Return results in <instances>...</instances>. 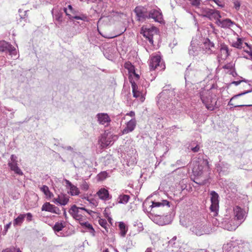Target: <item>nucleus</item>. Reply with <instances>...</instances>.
<instances>
[{
	"mask_svg": "<svg viewBox=\"0 0 252 252\" xmlns=\"http://www.w3.org/2000/svg\"><path fill=\"white\" fill-rule=\"evenodd\" d=\"M152 204L147 209V202H144L143 204V211L154 216L155 218L165 215L167 214L166 212L169 210L170 203L166 200H162L161 202L152 201Z\"/></svg>",
	"mask_w": 252,
	"mask_h": 252,
	"instance_id": "obj_1",
	"label": "nucleus"
},
{
	"mask_svg": "<svg viewBox=\"0 0 252 252\" xmlns=\"http://www.w3.org/2000/svg\"><path fill=\"white\" fill-rule=\"evenodd\" d=\"M174 93L173 90H164L157 96V103L159 107L162 110H164L166 108L170 110V108H171L170 113L172 114L176 113V112L175 111V107L172 106V103L171 105L170 104V101L171 99L170 98L169 96L174 95Z\"/></svg>",
	"mask_w": 252,
	"mask_h": 252,
	"instance_id": "obj_2",
	"label": "nucleus"
},
{
	"mask_svg": "<svg viewBox=\"0 0 252 252\" xmlns=\"http://www.w3.org/2000/svg\"><path fill=\"white\" fill-rule=\"evenodd\" d=\"M200 97L202 102L204 104L208 110L212 111L215 109L217 103L215 98L211 95L210 90H203L200 93Z\"/></svg>",
	"mask_w": 252,
	"mask_h": 252,
	"instance_id": "obj_3",
	"label": "nucleus"
},
{
	"mask_svg": "<svg viewBox=\"0 0 252 252\" xmlns=\"http://www.w3.org/2000/svg\"><path fill=\"white\" fill-rule=\"evenodd\" d=\"M190 231L197 236H201L206 234H210L214 229L211 227L210 224H196L190 228Z\"/></svg>",
	"mask_w": 252,
	"mask_h": 252,
	"instance_id": "obj_4",
	"label": "nucleus"
},
{
	"mask_svg": "<svg viewBox=\"0 0 252 252\" xmlns=\"http://www.w3.org/2000/svg\"><path fill=\"white\" fill-rule=\"evenodd\" d=\"M210 195L211 205L210 209L211 212L213 213V215L216 216L218 214L219 210V195L215 191H211Z\"/></svg>",
	"mask_w": 252,
	"mask_h": 252,
	"instance_id": "obj_5",
	"label": "nucleus"
},
{
	"mask_svg": "<svg viewBox=\"0 0 252 252\" xmlns=\"http://www.w3.org/2000/svg\"><path fill=\"white\" fill-rule=\"evenodd\" d=\"M140 32L148 40L151 44H153V35L157 33V28L156 27H153L150 28H148L143 27L141 28Z\"/></svg>",
	"mask_w": 252,
	"mask_h": 252,
	"instance_id": "obj_6",
	"label": "nucleus"
},
{
	"mask_svg": "<svg viewBox=\"0 0 252 252\" xmlns=\"http://www.w3.org/2000/svg\"><path fill=\"white\" fill-rule=\"evenodd\" d=\"M136 14L137 20L139 22H144L148 19V11L147 9L143 6H137L134 10Z\"/></svg>",
	"mask_w": 252,
	"mask_h": 252,
	"instance_id": "obj_7",
	"label": "nucleus"
},
{
	"mask_svg": "<svg viewBox=\"0 0 252 252\" xmlns=\"http://www.w3.org/2000/svg\"><path fill=\"white\" fill-rule=\"evenodd\" d=\"M148 19H153L155 22L161 23L163 16L160 9L158 8H153L148 11Z\"/></svg>",
	"mask_w": 252,
	"mask_h": 252,
	"instance_id": "obj_8",
	"label": "nucleus"
},
{
	"mask_svg": "<svg viewBox=\"0 0 252 252\" xmlns=\"http://www.w3.org/2000/svg\"><path fill=\"white\" fill-rule=\"evenodd\" d=\"M202 14L204 17L209 18L210 20H218L220 18L221 16L219 11L208 8H205L202 9Z\"/></svg>",
	"mask_w": 252,
	"mask_h": 252,
	"instance_id": "obj_9",
	"label": "nucleus"
},
{
	"mask_svg": "<svg viewBox=\"0 0 252 252\" xmlns=\"http://www.w3.org/2000/svg\"><path fill=\"white\" fill-rule=\"evenodd\" d=\"M234 221L239 222L240 224L243 222L246 216V212L240 207L236 206L233 209Z\"/></svg>",
	"mask_w": 252,
	"mask_h": 252,
	"instance_id": "obj_10",
	"label": "nucleus"
},
{
	"mask_svg": "<svg viewBox=\"0 0 252 252\" xmlns=\"http://www.w3.org/2000/svg\"><path fill=\"white\" fill-rule=\"evenodd\" d=\"M200 51L198 41L196 39H192L188 49V52L190 56L195 57L198 55Z\"/></svg>",
	"mask_w": 252,
	"mask_h": 252,
	"instance_id": "obj_11",
	"label": "nucleus"
},
{
	"mask_svg": "<svg viewBox=\"0 0 252 252\" xmlns=\"http://www.w3.org/2000/svg\"><path fill=\"white\" fill-rule=\"evenodd\" d=\"M240 224L239 222H235L232 220L230 221H227L225 220L222 222L221 223H219L217 226H219L221 225L220 226L223 227L224 229H226L229 231H233L235 230L236 228Z\"/></svg>",
	"mask_w": 252,
	"mask_h": 252,
	"instance_id": "obj_12",
	"label": "nucleus"
},
{
	"mask_svg": "<svg viewBox=\"0 0 252 252\" xmlns=\"http://www.w3.org/2000/svg\"><path fill=\"white\" fill-rule=\"evenodd\" d=\"M154 221L160 225H164L169 224L172 221V219L170 215H162L161 217L158 216L154 218Z\"/></svg>",
	"mask_w": 252,
	"mask_h": 252,
	"instance_id": "obj_13",
	"label": "nucleus"
},
{
	"mask_svg": "<svg viewBox=\"0 0 252 252\" xmlns=\"http://www.w3.org/2000/svg\"><path fill=\"white\" fill-rule=\"evenodd\" d=\"M41 210L42 211H47L56 214H60L61 213V211L58 207L50 204L49 202H45L44 203L41 207Z\"/></svg>",
	"mask_w": 252,
	"mask_h": 252,
	"instance_id": "obj_14",
	"label": "nucleus"
},
{
	"mask_svg": "<svg viewBox=\"0 0 252 252\" xmlns=\"http://www.w3.org/2000/svg\"><path fill=\"white\" fill-rule=\"evenodd\" d=\"M216 23L217 25L222 28L227 29L230 28L235 23L230 19H225L221 20L220 18H218Z\"/></svg>",
	"mask_w": 252,
	"mask_h": 252,
	"instance_id": "obj_15",
	"label": "nucleus"
},
{
	"mask_svg": "<svg viewBox=\"0 0 252 252\" xmlns=\"http://www.w3.org/2000/svg\"><path fill=\"white\" fill-rule=\"evenodd\" d=\"M161 58L159 55H155L151 57L149 62V66L151 70H155L159 66Z\"/></svg>",
	"mask_w": 252,
	"mask_h": 252,
	"instance_id": "obj_16",
	"label": "nucleus"
},
{
	"mask_svg": "<svg viewBox=\"0 0 252 252\" xmlns=\"http://www.w3.org/2000/svg\"><path fill=\"white\" fill-rule=\"evenodd\" d=\"M136 125L135 119H131L127 123L126 127L122 130V134H125L132 132L134 129Z\"/></svg>",
	"mask_w": 252,
	"mask_h": 252,
	"instance_id": "obj_17",
	"label": "nucleus"
},
{
	"mask_svg": "<svg viewBox=\"0 0 252 252\" xmlns=\"http://www.w3.org/2000/svg\"><path fill=\"white\" fill-rule=\"evenodd\" d=\"M131 84V87L132 89V93L134 97L138 98L139 97V99L141 102H143L145 99L144 96L142 95V94L138 90V86L137 84L132 80L130 81Z\"/></svg>",
	"mask_w": 252,
	"mask_h": 252,
	"instance_id": "obj_18",
	"label": "nucleus"
},
{
	"mask_svg": "<svg viewBox=\"0 0 252 252\" xmlns=\"http://www.w3.org/2000/svg\"><path fill=\"white\" fill-rule=\"evenodd\" d=\"M69 213L75 220L81 219V216H82L81 211L75 205H73L71 207L69 210Z\"/></svg>",
	"mask_w": 252,
	"mask_h": 252,
	"instance_id": "obj_19",
	"label": "nucleus"
},
{
	"mask_svg": "<svg viewBox=\"0 0 252 252\" xmlns=\"http://www.w3.org/2000/svg\"><path fill=\"white\" fill-rule=\"evenodd\" d=\"M97 121L101 125L108 124L111 122V119L107 113H98L96 115Z\"/></svg>",
	"mask_w": 252,
	"mask_h": 252,
	"instance_id": "obj_20",
	"label": "nucleus"
},
{
	"mask_svg": "<svg viewBox=\"0 0 252 252\" xmlns=\"http://www.w3.org/2000/svg\"><path fill=\"white\" fill-rule=\"evenodd\" d=\"M97 194L99 198L103 200H109L111 197L109 195V192L107 189L105 188L100 189L97 192Z\"/></svg>",
	"mask_w": 252,
	"mask_h": 252,
	"instance_id": "obj_21",
	"label": "nucleus"
},
{
	"mask_svg": "<svg viewBox=\"0 0 252 252\" xmlns=\"http://www.w3.org/2000/svg\"><path fill=\"white\" fill-rule=\"evenodd\" d=\"M53 18L59 23H61L63 21V9L58 11L57 9H53L52 11Z\"/></svg>",
	"mask_w": 252,
	"mask_h": 252,
	"instance_id": "obj_22",
	"label": "nucleus"
},
{
	"mask_svg": "<svg viewBox=\"0 0 252 252\" xmlns=\"http://www.w3.org/2000/svg\"><path fill=\"white\" fill-rule=\"evenodd\" d=\"M229 167L228 164L222 162L216 165V169L220 174H224L228 171Z\"/></svg>",
	"mask_w": 252,
	"mask_h": 252,
	"instance_id": "obj_23",
	"label": "nucleus"
},
{
	"mask_svg": "<svg viewBox=\"0 0 252 252\" xmlns=\"http://www.w3.org/2000/svg\"><path fill=\"white\" fill-rule=\"evenodd\" d=\"M65 183L67 187L70 189V193L71 195H77L79 193V190L77 187L72 185L70 182L67 180H65Z\"/></svg>",
	"mask_w": 252,
	"mask_h": 252,
	"instance_id": "obj_24",
	"label": "nucleus"
},
{
	"mask_svg": "<svg viewBox=\"0 0 252 252\" xmlns=\"http://www.w3.org/2000/svg\"><path fill=\"white\" fill-rule=\"evenodd\" d=\"M252 92V90H250V91H245L243 93H240V94H236L235 95H234L230 100V101H229L228 103V105H232V106H233L234 107H243V106H252V105H234L232 103V101L235 99V98H237V97H238L239 96H242L244 94H248L250 92Z\"/></svg>",
	"mask_w": 252,
	"mask_h": 252,
	"instance_id": "obj_25",
	"label": "nucleus"
},
{
	"mask_svg": "<svg viewBox=\"0 0 252 252\" xmlns=\"http://www.w3.org/2000/svg\"><path fill=\"white\" fill-rule=\"evenodd\" d=\"M63 11L65 13L66 15L68 16L69 19H72V16L74 15L75 11L70 4H68L66 7H63Z\"/></svg>",
	"mask_w": 252,
	"mask_h": 252,
	"instance_id": "obj_26",
	"label": "nucleus"
},
{
	"mask_svg": "<svg viewBox=\"0 0 252 252\" xmlns=\"http://www.w3.org/2000/svg\"><path fill=\"white\" fill-rule=\"evenodd\" d=\"M100 142L102 144L106 147L111 145L113 144L112 138L110 137H106L105 135L102 136Z\"/></svg>",
	"mask_w": 252,
	"mask_h": 252,
	"instance_id": "obj_27",
	"label": "nucleus"
},
{
	"mask_svg": "<svg viewBox=\"0 0 252 252\" xmlns=\"http://www.w3.org/2000/svg\"><path fill=\"white\" fill-rule=\"evenodd\" d=\"M204 45L206 49L210 51V53L214 52L213 49L215 48L214 44L210 39L208 38L206 39L204 42Z\"/></svg>",
	"mask_w": 252,
	"mask_h": 252,
	"instance_id": "obj_28",
	"label": "nucleus"
},
{
	"mask_svg": "<svg viewBox=\"0 0 252 252\" xmlns=\"http://www.w3.org/2000/svg\"><path fill=\"white\" fill-rule=\"evenodd\" d=\"M26 217V215L23 214H20L18 216L17 218L13 220V225L14 226L16 225H21L23 223L25 218Z\"/></svg>",
	"mask_w": 252,
	"mask_h": 252,
	"instance_id": "obj_29",
	"label": "nucleus"
},
{
	"mask_svg": "<svg viewBox=\"0 0 252 252\" xmlns=\"http://www.w3.org/2000/svg\"><path fill=\"white\" fill-rule=\"evenodd\" d=\"M192 173L195 176H200L203 174V167L199 165L194 166L192 169Z\"/></svg>",
	"mask_w": 252,
	"mask_h": 252,
	"instance_id": "obj_30",
	"label": "nucleus"
},
{
	"mask_svg": "<svg viewBox=\"0 0 252 252\" xmlns=\"http://www.w3.org/2000/svg\"><path fill=\"white\" fill-rule=\"evenodd\" d=\"M40 190L44 193L47 197L51 198L54 196L53 194L49 190V188L47 186H43L40 188Z\"/></svg>",
	"mask_w": 252,
	"mask_h": 252,
	"instance_id": "obj_31",
	"label": "nucleus"
},
{
	"mask_svg": "<svg viewBox=\"0 0 252 252\" xmlns=\"http://www.w3.org/2000/svg\"><path fill=\"white\" fill-rule=\"evenodd\" d=\"M11 44L5 41H0V51L4 52L7 51Z\"/></svg>",
	"mask_w": 252,
	"mask_h": 252,
	"instance_id": "obj_32",
	"label": "nucleus"
},
{
	"mask_svg": "<svg viewBox=\"0 0 252 252\" xmlns=\"http://www.w3.org/2000/svg\"><path fill=\"white\" fill-rule=\"evenodd\" d=\"M17 157L15 155H12L10 157V159L8 160V165L11 166V165H18Z\"/></svg>",
	"mask_w": 252,
	"mask_h": 252,
	"instance_id": "obj_33",
	"label": "nucleus"
},
{
	"mask_svg": "<svg viewBox=\"0 0 252 252\" xmlns=\"http://www.w3.org/2000/svg\"><path fill=\"white\" fill-rule=\"evenodd\" d=\"M129 198L130 197L128 195H121L119 197V203L121 204H126L129 201Z\"/></svg>",
	"mask_w": 252,
	"mask_h": 252,
	"instance_id": "obj_34",
	"label": "nucleus"
},
{
	"mask_svg": "<svg viewBox=\"0 0 252 252\" xmlns=\"http://www.w3.org/2000/svg\"><path fill=\"white\" fill-rule=\"evenodd\" d=\"M125 67L128 70L129 73L135 74L134 66L129 62L126 63Z\"/></svg>",
	"mask_w": 252,
	"mask_h": 252,
	"instance_id": "obj_35",
	"label": "nucleus"
},
{
	"mask_svg": "<svg viewBox=\"0 0 252 252\" xmlns=\"http://www.w3.org/2000/svg\"><path fill=\"white\" fill-rule=\"evenodd\" d=\"M10 170L13 171L15 174H16L19 175H23V173L21 169L18 166V165H12L11 166H9Z\"/></svg>",
	"mask_w": 252,
	"mask_h": 252,
	"instance_id": "obj_36",
	"label": "nucleus"
},
{
	"mask_svg": "<svg viewBox=\"0 0 252 252\" xmlns=\"http://www.w3.org/2000/svg\"><path fill=\"white\" fill-rule=\"evenodd\" d=\"M119 227L121 230V234L123 237H124L127 231L125 224L123 222H120L119 224Z\"/></svg>",
	"mask_w": 252,
	"mask_h": 252,
	"instance_id": "obj_37",
	"label": "nucleus"
},
{
	"mask_svg": "<svg viewBox=\"0 0 252 252\" xmlns=\"http://www.w3.org/2000/svg\"><path fill=\"white\" fill-rule=\"evenodd\" d=\"M243 40L241 38H237V40L232 44V46L237 49H241L243 48Z\"/></svg>",
	"mask_w": 252,
	"mask_h": 252,
	"instance_id": "obj_38",
	"label": "nucleus"
},
{
	"mask_svg": "<svg viewBox=\"0 0 252 252\" xmlns=\"http://www.w3.org/2000/svg\"><path fill=\"white\" fill-rule=\"evenodd\" d=\"M81 225L87 228L91 233L94 232V230L93 228L92 225L87 221L85 222H81Z\"/></svg>",
	"mask_w": 252,
	"mask_h": 252,
	"instance_id": "obj_39",
	"label": "nucleus"
},
{
	"mask_svg": "<svg viewBox=\"0 0 252 252\" xmlns=\"http://www.w3.org/2000/svg\"><path fill=\"white\" fill-rule=\"evenodd\" d=\"M64 227L63 224L62 222H57L53 227V229L55 231L59 232L61 231Z\"/></svg>",
	"mask_w": 252,
	"mask_h": 252,
	"instance_id": "obj_40",
	"label": "nucleus"
},
{
	"mask_svg": "<svg viewBox=\"0 0 252 252\" xmlns=\"http://www.w3.org/2000/svg\"><path fill=\"white\" fill-rule=\"evenodd\" d=\"M220 50L221 53L224 54V56L225 58L229 56L228 48L226 45H223L221 46Z\"/></svg>",
	"mask_w": 252,
	"mask_h": 252,
	"instance_id": "obj_41",
	"label": "nucleus"
},
{
	"mask_svg": "<svg viewBox=\"0 0 252 252\" xmlns=\"http://www.w3.org/2000/svg\"><path fill=\"white\" fill-rule=\"evenodd\" d=\"M69 199L65 196H62L60 198V205L64 206L68 202Z\"/></svg>",
	"mask_w": 252,
	"mask_h": 252,
	"instance_id": "obj_42",
	"label": "nucleus"
},
{
	"mask_svg": "<svg viewBox=\"0 0 252 252\" xmlns=\"http://www.w3.org/2000/svg\"><path fill=\"white\" fill-rule=\"evenodd\" d=\"M2 252H21V251L19 249H16L14 247H11L3 250Z\"/></svg>",
	"mask_w": 252,
	"mask_h": 252,
	"instance_id": "obj_43",
	"label": "nucleus"
},
{
	"mask_svg": "<svg viewBox=\"0 0 252 252\" xmlns=\"http://www.w3.org/2000/svg\"><path fill=\"white\" fill-rule=\"evenodd\" d=\"M7 51L9 53V54L11 55H15L16 54V48L12 46V45H10V47H9Z\"/></svg>",
	"mask_w": 252,
	"mask_h": 252,
	"instance_id": "obj_44",
	"label": "nucleus"
},
{
	"mask_svg": "<svg viewBox=\"0 0 252 252\" xmlns=\"http://www.w3.org/2000/svg\"><path fill=\"white\" fill-rule=\"evenodd\" d=\"M191 4L194 6H199L201 3V0H189Z\"/></svg>",
	"mask_w": 252,
	"mask_h": 252,
	"instance_id": "obj_45",
	"label": "nucleus"
},
{
	"mask_svg": "<svg viewBox=\"0 0 252 252\" xmlns=\"http://www.w3.org/2000/svg\"><path fill=\"white\" fill-rule=\"evenodd\" d=\"M233 2L234 7L236 10H239L240 6V2L238 0H231Z\"/></svg>",
	"mask_w": 252,
	"mask_h": 252,
	"instance_id": "obj_46",
	"label": "nucleus"
},
{
	"mask_svg": "<svg viewBox=\"0 0 252 252\" xmlns=\"http://www.w3.org/2000/svg\"><path fill=\"white\" fill-rule=\"evenodd\" d=\"M81 188L84 190H87L89 189V185L86 181H84L81 186Z\"/></svg>",
	"mask_w": 252,
	"mask_h": 252,
	"instance_id": "obj_47",
	"label": "nucleus"
},
{
	"mask_svg": "<svg viewBox=\"0 0 252 252\" xmlns=\"http://www.w3.org/2000/svg\"><path fill=\"white\" fill-rule=\"evenodd\" d=\"M99 224L103 227L106 228L107 225L106 220L103 219H100L99 220Z\"/></svg>",
	"mask_w": 252,
	"mask_h": 252,
	"instance_id": "obj_48",
	"label": "nucleus"
},
{
	"mask_svg": "<svg viewBox=\"0 0 252 252\" xmlns=\"http://www.w3.org/2000/svg\"><path fill=\"white\" fill-rule=\"evenodd\" d=\"M100 180H102L106 178L107 173L105 172H101L98 175Z\"/></svg>",
	"mask_w": 252,
	"mask_h": 252,
	"instance_id": "obj_49",
	"label": "nucleus"
},
{
	"mask_svg": "<svg viewBox=\"0 0 252 252\" xmlns=\"http://www.w3.org/2000/svg\"><path fill=\"white\" fill-rule=\"evenodd\" d=\"M190 72H192L191 70H190L189 68H187L186 70L185 74V78L186 80H187V78L189 79V74Z\"/></svg>",
	"mask_w": 252,
	"mask_h": 252,
	"instance_id": "obj_50",
	"label": "nucleus"
},
{
	"mask_svg": "<svg viewBox=\"0 0 252 252\" xmlns=\"http://www.w3.org/2000/svg\"><path fill=\"white\" fill-rule=\"evenodd\" d=\"M24 215H26V217L27 218V220L28 221H31L32 220V215L31 213H28Z\"/></svg>",
	"mask_w": 252,
	"mask_h": 252,
	"instance_id": "obj_51",
	"label": "nucleus"
},
{
	"mask_svg": "<svg viewBox=\"0 0 252 252\" xmlns=\"http://www.w3.org/2000/svg\"><path fill=\"white\" fill-rule=\"evenodd\" d=\"M104 55L108 60H111L113 57L112 55L111 54H109L107 53L106 52L104 53Z\"/></svg>",
	"mask_w": 252,
	"mask_h": 252,
	"instance_id": "obj_52",
	"label": "nucleus"
},
{
	"mask_svg": "<svg viewBox=\"0 0 252 252\" xmlns=\"http://www.w3.org/2000/svg\"><path fill=\"white\" fill-rule=\"evenodd\" d=\"M200 149V147L198 145H196L195 147L191 148V151L193 152H197Z\"/></svg>",
	"mask_w": 252,
	"mask_h": 252,
	"instance_id": "obj_53",
	"label": "nucleus"
},
{
	"mask_svg": "<svg viewBox=\"0 0 252 252\" xmlns=\"http://www.w3.org/2000/svg\"><path fill=\"white\" fill-rule=\"evenodd\" d=\"M60 198L61 197L60 196H59L58 198H54L53 200V202L56 204H60Z\"/></svg>",
	"mask_w": 252,
	"mask_h": 252,
	"instance_id": "obj_54",
	"label": "nucleus"
},
{
	"mask_svg": "<svg viewBox=\"0 0 252 252\" xmlns=\"http://www.w3.org/2000/svg\"><path fill=\"white\" fill-rule=\"evenodd\" d=\"M243 81L245 82V80L234 81L232 82V84H234L235 86H238L241 83V82Z\"/></svg>",
	"mask_w": 252,
	"mask_h": 252,
	"instance_id": "obj_55",
	"label": "nucleus"
},
{
	"mask_svg": "<svg viewBox=\"0 0 252 252\" xmlns=\"http://www.w3.org/2000/svg\"><path fill=\"white\" fill-rule=\"evenodd\" d=\"M126 116H130L131 117H134V116H135V113L133 111H130V112L129 113H127L126 114Z\"/></svg>",
	"mask_w": 252,
	"mask_h": 252,
	"instance_id": "obj_56",
	"label": "nucleus"
},
{
	"mask_svg": "<svg viewBox=\"0 0 252 252\" xmlns=\"http://www.w3.org/2000/svg\"><path fill=\"white\" fill-rule=\"evenodd\" d=\"M72 19H75L76 20H83V18L80 16L73 15Z\"/></svg>",
	"mask_w": 252,
	"mask_h": 252,
	"instance_id": "obj_57",
	"label": "nucleus"
},
{
	"mask_svg": "<svg viewBox=\"0 0 252 252\" xmlns=\"http://www.w3.org/2000/svg\"><path fill=\"white\" fill-rule=\"evenodd\" d=\"M176 164L179 166L182 165L183 166H184V165L185 164V163H183L182 160H178L176 162Z\"/></svg>",
	"mask_w": 252,
	"mask_h": 252,
	"instance_id": "obj_58",
	"label": "nucleus"
},
{
	"mask_svg": "<svg viewBox=\"0 0 252 252\" xmlns=\"http://www.w3.org/2000/svg\"><path fill=\"white\" fill-rule=\"evenodd\" d=\"M11 222H9L8 223V224H7L5 226H4V229L6 230H7V229L10 227V225H11Z\"/></svg>",
	"mask_w": 252,
	"mask_h": 252,
	"instance_id": "obj_59",
	"label": "nucleus"
},
{
	"mask_svg": "<svg viewBox=\"0 0 252 252\" xmlns=\"http://www.w3.org/2000/svg\"><path fill=\"white\" fill-rule=\"evenodd\" d=\"M65 149L69 151H72L73 148L71 146H67L64 148Z\"/></svg>",
	"mask_w": 252,
	"mask_h": 252,
	"instance_id": "obj_60",
	"label": "nucleus"
},
{
	"mask_svg": "<svg viewBox=\"0 0 252 252\" xmlns=\"http://www.w3.org/2000/svg\"><path fill=\"white\" fill-rule=\"evenodd\" d=\"M77 220L79 221V223L81 225V222H85L83 220V216H81V219H80L79 220Z\"/></svg>",
	"mask_w": 252,
	"mask_h": 252,
	"instance_id": "obj_61",
	"label": "nucleus"
},
{
	"mask_svg": "<svg viewBox=\"0 0 252 252\" xmlns=\"http://www.w3.org/2000/svg\"><path fill=\"white\" fill-rule=\"evenodd\" d=\"M79 209L81 210V211H88V210H87L86 209H85V208L84 207H79Z\"/></svg>",
	"mask_w": 252,
	"mask_h": 252,
	"instance_id": "obj_62",
	"label": "nucleus"
},
{
	"mask_svg": "<svg viewBox=\"0 0 252 252\" xmlns=\"http://www.w3.org/2000/svg\"><path fill=\"white\" fill-rule=\"evenodd\" d=\"M246 52L250 55V56L252 58V51H246Z\"/></svg>",
	"mask_w": 252,
	"mask_h": 252,
	"instance_id": "obj_63",
	"label": "nucleus"
},
{
	"mask_svg": "<svg viewBox=\"0 0 252 252\" xmlns=\"http://www.w3.org/2000/svg\"><path fill=\"white\" fill-rule=\"evenodd\" d=\"M145 252H152V249H151V248H147V249H146V250Z\"/></svg>",
	"mask_w": 252,
	"mask_h": 252,
	"instance_id": "obj_64",
	"label": "nucleus"
}]
</instances>
